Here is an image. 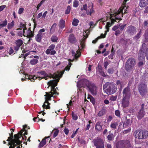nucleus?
Instances as JSON below:
<instances>
[{
	"label": "nucleus",
	"mask_w": 148,
	"mask_h": 148,
	"mask_svg": "<svg viewBox=\"0 0 148 148\" xmlns=\"http://www.w3.org/2000/svg\"><path fill=\"white\" fill-rule=\"evenodd\" d=\"M23 129L21 130L17 134H14V136H13L12 133H9L10 136L6 140V141L9 142V145H10L9 148H15L16 146V148H21L20 146L22 147L21 143L22 142L20 140V139L22 137V139H24L23 137V131H25L24 135L28 134L27 131L25 129V128L27 127V125H23Z\"/></svg>",
	"instance_id": "f257e3e1"
},
{
	"label": "nucleus",
	"mask_w": 148,
	"mask_h": 148,
	"mask_svg": "<svg viewBox=\"0 0 148 148\" xmlns=\"http://www.w3.org/2000/svg\"><path fill=\"white\" fill-rule=\"evenodd\" d=\"M127 8L125 5H122L119 9L118 11L115 12L113 15L110 14V19L111 20V23L108 22L107 23L106 27L107 29V32H108L109 27H110L112 24L114 23V22H119L122 20L121 17L123 16L124 14L127 13Z\"/></svg>",
	"instance_id": "f03ea898"
},
{
	"label": "nucleus",
	"mask_w": 148,
	"mask_h": 148,
	"mask_svg": "<svg viewBox=\"0 0 148 148\" xmlns=\"http://www.w3.org/2000/svg\"><path fill=\"white\" fill-rule=\"evenodd\" d=\"M51 86V90L49 92H46V95H45V101L42 105V107L43 108H45L46 109H49L50 108L49 103L48 101L51 100V98L53 97L54 95H59V93L56 91L55 90V87L53 85Z\"/></svg>",
	"instance_id": "7ed1b4c3"
},
{
	"label": "nucleus",
	"mask_w": 148,
	"mask_h": 148,
	"mask_svg": "<svg viewBox=\"0 0 148 148\" xmlns=\"http://www.w3.org/2000/svg\"><path fill=\"white\" fill-rule=\"evenodd\" d=\"M82 82L86 86L87 89L92 95H95L97 94V87L94 83L86 79H83Z\"/></svg>",
	"instance_id": "20e7f679"
},
{
	"label": "nucleus",
	"mask_w": 148,
	"mask_h": 148,
	"mask_svg": "<svg viewBox=\"0 0 148 148\" xmlns=\"http://www.w3.org/2000/svg\"><path fill=\"white\" fill-rule=\"evenodd\" d=\"M145 54L147 59L148 60V48H147V45L146 44L143 43L139 51L138 59L139 61L144 60Z\"/></svg>",
	"instance_id": "39448f33"
},
{
	"label": "nucleus",
	"mask_w": 148,
	"mask_h": 148,
	"mask_svg": "<svg viewBox=\"0 0 148 148\" xmlns=\"http://www.w3.org/2000/svg\"><path fill=\"white\" fill-rule=\"evenodd\" d=\"M103 89L108 95H110L115 92L116 88L113 82H107L103 86Z\"/></svg>",
	"instance_id": "423d86ee"
},
{
	"label": "nucleus",
	"mask_w": 148,
	"mask_h": 148,
	"mask_svg": "<svg viewBox=\"0 0 148 148\" xmlns=\"http://www.w3.org/2000/svg\"><path fill=\"white\" fill-rule=\"evenodd\" d=\"M116 148H132L131 143L130 140L127 139L121 140L116 145Z\"/></svg>",
	"instance_id": "0eeeda50"
},
{
	"label": "nucleus",
	"mask_w": 148,
	"mask_h": 148,
	"mask_svg": "<svg viewBox=\"0 0 148 148\" xmlns=\"http://www.w3.org/2000/svg\"><path fill=\"white\" fill-rule=\"evenodd\" d=\"M134 136L138 139L146 138L148 136V131L146 130H139L135 132Z\"/></svg>",
	"instance_id": "6e6552de"
},
{
	"label": "nucleus",
	"mask_w": 148,
	"mask_h": 148,
	"mask_svg": "<svg viewBox=\"0 0 148 148\" xmlns=\"http://www.w3.org/2000/svg\"><path fill=\"white\" fill-rule=\"evenodd\" d=\"M138 90L140 95L143 97L147 92V86L144 82H140L138 85Z\"/></svg>",
	"instance_id": "1a4fd4ad"
},
{
	"label": "nucleus",
	"mask_w": 148,
	"mask_h": 148,
	"mask_svg": "<svg viewBox=\"0 0 148 148\" xmlns=\"http://www.w3.org/2000/svg\"><path fill=\"white\" fill-rule=\"evenodd\" d=\"M135 65V61L134 58H131L127 60L125 66L126 69L127 71L131 70Z\"/></svg>",
	"instance_id": "9d476101"
},
{
	"label": "nucleus",
	"mask_w": 148,
	"mask_h": 148,
	"mask_svg": "<svg viewBox=\"0 0 148 148\" xmlns=\"http://www.w3.org/2000/svg\"><path fill=\"white\" fill-rule=\"evenodd\" d=\"M93 143L96 148H104V142L101 138H97L93 140Z\"/></svg>",
	"instance_id": "9b49d317"
},
{
	"label": "nucleus",
	"mask_w": 148,
	"mask_h": 148,
	"mask_svg": "<svg viewBox=\"0 0 148 148\" xmlns=\"http://www.w3.org/2000/svg\"><path fill=\"white\" fill-rule=\"evenodd\" d=\"M144 108L145 104L143 103L141 104V108L139 110L137 114V117L138 120H140L144 116L145 114Z\"/></svg>",
	"instance_id": "f8f14e48"
},
{
	"label": "nucleus",
	"mask_w": 148,
	"mask_h": 148,
	"mask_svg": "<svg viewBox=\"0 0 148 148\" xmlns=\"http://www.w3.org/2000/svg\"><path fill=\"white\" fill-rule=\"evenodd\" d=\"M55 47V45L53 44H52L49 46L48 48L45 51V53L49 55L50 54V55H54L56 53V51L53 50Z\"/></svg>",
	"instance_id": "ddd939ff"
},
{
	"label": "nucleus",
	"mask_w": 148,
	"mask_h": 148,
	"mask_svg": "<svg viewBox=\"0 0 148 148\" xmlns=\"http://www.w3.org/2000/svg\"><path fill=\"white\" fill-rule=\"evenodd\" d=\"M136 28L133 25L128 26L126 31V32L128 34L133 35L136 33Z\"/></svg>",
	"instance_id": "4468645a"
},
{
	"label": "nucleus",
	"mask_w": 148,
	"mask_h": 148,
	"mask_svg": "<svg viewBox=\"0 0 148 148\" xmlns=\"http://www.w3.org/2000/svg\"><path fill=\"white\" fill-rule=\"evenodd\" d=\"M123 97L130 98L131 96V90L130 87L128 85L125 88L123 91Z\"/></svg>",
	"instance_id": "2eb2a0df"
},
{
	"label": "nucleus",
	"mask_w": 148,
	"mask_h": 148,
	"mask_svg": "<svg viewBox=\"0 0 148 148\" xmlns=\"http://www.w3.org/2000/svg\"><path fill=\"white\" fill-rule=\"evenodd\" d=\"M23 42L21 39L16 40L14 42L16 45L14 46V49L16 51H17L19 49L20 47L23 44Z\"/></svg>",
	"instance_id": "dca6fc26"
},
{
	"label": "nucleus",
	"mask_w": 148,
	"mask_h": 148,
	"mask_svg": "<svg viewBox=\"0 0 148 148\" xmlns=\"http://www.w3.org/2000/svg\"><path fill=\"white\" fill-rule=\"evenodd\" d=\"M65 71L64 70L63 71H62L59 73L58 72L57 73H54L53 74H50L49 77L50 78H53V79H57L58 78H60L62 77L64 73V72Z\"/></svg>",
	"instance_id": "f3484780"
},
{
	"label": "nucleus",
	"mask_w": 148,
	"mask_h": 148,
	"mask_svg": "<svg viewBox=\"0 0 148 148\" xmlns=\"http://www.w3.org/2000/svg\"><path fill=\"white\" fill-rule=\"evenodd\" d=\"M68 40L69 42L72 44H75L77 41L75 36L73 34H71L69 35Z\"/></svg>",
	"instance_id": "a211bd4d"
},
{
	"label": "nucleus",
	"mask_w": 148,
	"mask_h": 148,
	"mask_svg": "<svg viewBox=\"0 0 148 148\" xmlns=\"http://www.w3.org/2000/svg\"><path fill=\"white\" fill-rule=\"evenodd\" d=\"M130 98L123 97L122 101V104L123 107L124 108H126L128 106L129 104V100Z\"/></svg>",
	"instance_id": "6ab92c4d"
},
{
	"label": "nucleus",
	"mask_w": 148,
	"mask_h": 148,
	"mask_svg": "<svg viewBox=\"0 0 148 148\" xmlns=\"http://www.w3.org/2000/svg\"><path fill=\"white\" fill-rule=\"evenodd\" d=\"M103 125L100 121L97 122L95 125V130L97 131H101L102 129Z\"/></svg>",
	"instance_id": "aec40b11"
},
{
	"label": "nucleus",
	"mask_w": 148,
	"mask_h": 148,
	"mask_svg": "<svg viewBox=\"0 0 148 148\" xmlns=\"http://www.w3.org/2000/svg\"><path fill=\"white\" fill-rule=\"evenodd\" d=\"M47 138L50 139L49 136L45 137L43 138L41 141L40 142L38 145V147L40 148L43 147L46 143V139ZM51 140V139H50Z\"/></svg>",
	"instance_id": "412c9836"
},
{
	"label": "nucleus",
	"mask_w": 148,
	"mask_h": 148,
	"mask_svg": "<svg viewBox=\"0 0 148 148\" xmlns=\"http://www.w3.org/2000/svg\"><path fill=\"white\" fill-rule=\"evenodd\" d=\"M60 78H58L57 79L54 80H50L48 82L47 84L49 85V86L50 85H53L54 86H56L58 85V83L59 82Z\"/></svg>",
	"instance_id": "4be33fe9"
},
{
	"label": "nucleus",
	"mask_w": 148,
	"mask_h": 148,
	"mask_svg": "<svg viewBox=\"0 0 148 148\" xmlns=\"http://www.w3.org/2000/svg\"><path fill=\"white\" fill-rule=\"evenodd\" d=\"M126 120L123 123V127L125 128L127 126L131 124V122L130 119H127V117L126 118Z\"/></svg>",
	"instance_id": "5701e85b"
},
{
	"label": "nucleus",
	"mask_w": 148,
	"mask_h": 148,
	"mask_svg": "<svg viewBox=\"0 0 148 148\" xmlns=\"http://www.w3.org/2000/svg\"><path fill=\"white\" fill-rule=\"evenodd\" d=\"M65 21L62 19H61L59 22V26L60 28L63 29L65 27Z\"/></svg>",
	"instance_id": "b1692460"
},
{
	"label": "nucleus",
	"mask_w": 148,
	"mask_h": 148,
	"mask_svg": "<svg viewBox=\"0 0 148 148\" xmlns=\"http://www.w3.org/2000/svg\"><path fill=\"white\" fill-rule=\"evenodd\" d=\"M88 10H86V14L87 15H89L90 16H91L94 11V10L93 9V6H89L88 7Z\"/></svg>",
	"instance_id": "393cba45"
},
{
	"label": "nucleus",
	"mask_w": 148,
	"mask_h": 148,
	"mask_svg": "<svg viewBox=\"0 0 148 148\" xmlns=\"http://www.w3.org/2000/svg\"><path fill=\"white\" fill-rule=\"evenodd\" d=\"M76 53L73 50H72V53L73 56H74V58L75 59H77L78 58H79L81 55L80 53L79 54L77 55V54L78 53V52L77 51H76Z\"/></svg>",
	"instance_id": "a878e982"
},
{
	"label": "nucleus",
	"mask_w": 148,
	"mask_h": 148,
	"mask_svg": "<svg viewBox=\"0 0 148 148\" xmlns=\"http://www.w3.org/2000/svg\"><path fill=\"white\" fill-rule=\"evenodd\" d=\"M118 125V123L117 122L111 123L110 127L112 130H115L116 129V127Z\"/></svg>",
	"instance_id": "bb28decb"
},
{
	"label": "nucleus",
	"mask_w": 148,
	"mask_h": 148,
	"mask_svg": "<svg viewBox=\"0 0 148 148\" xmlns=\"http://www.w3.org/2000/svg\"><path fill=\"white\" fill-rule=\"evenodd\" d=\"M147 4L145 0H140L139 5L141 7H144Z\"/></svg>",
	"instance_id": "cd10ccee"
},
{
	"label": "nucleus",
	"mask_w": 148,
	"mask_h": 148,
	"mask_svg": "<svg viewBox=\"0 0 148 148\" xmlns=\"http://www.w3.org/2000/svg\"><path fill=\"white\" fill-rule=\"evenodd\" d=\"M34 36V32L30 30V28H29L28 30L27 34V36L29 38H32Z\"/></svg>",
	"instance_id": "c85d7f7f"
},
{
	"label": "nucleus",
	"mask_w": 148,
	"mask_h": 148,
	"mask_svg": "<svg viewBox=\"0 0 148 148\" xmlns=\"http://www.w3.org/2000/svg\"><path fill=\"white\" fill-rule=\"evenodd\" d=\"M42 37L41 36L40 34H37L35 37V40L38 42H40Z\"/></svg>",
	"instance_id": "c756f323"
},
{
	"label": "nucleus",
	"mask_w": 148,
	"mask_h": 148,
	"mask_svg": "<svg viewBox=\"0 0 148 148\" xmlns=\"http://www.w3.org/2000/svg\"><path fill=\"white\" fill-rule=\"evenodd\" d=\"M29 80H30L32 82H34L35 79L38 78V76H36L34 75V76L32 75H29L27 76Z\"/></svg>",
	"instance_id": "7c9ffc66"
},
{
	"label": "nucleus",
	"mask_w": 148,
	"mask_h": 148,
	"mask_svg": "<svg viewBox=\"0 0 148 148\" xmlns=\"http://www.w3.org/2000/svg\"><path fill=\"white\" fill-rule=\"evenodd\" d=\"M88 99H89L90 101L92 103L93 105L95 103V98L92 96L90 95L88 96Z\"/></svg>",
	"instance_id": "2f4dec72"
},
{
	"label": "nucleus",
	"mask_w": 148,
	"mask_h": 148,
	"mask_svg": "<svg viewBox=\"0 0 148 148\" xmlns=\"http://www.w3.org/2000/svg\"><path fill=\"white\" fill-rule=\"evenodd\" d=\"M38 62V60L36 59H33L30 61V63L32 65H35L37 64Z\"/></svg>",
	"instance_id": "473e14b6"
},
{
	"label": "nucleus",
	"mask_w": 148,
	"mask_h": 148,
	"mask_svg": "<svg viewBox=\"0 0 148 148\" xmlns=\"http://www.w3.org/2000/svg\"><path fill=\"white\" fill-rule=\"evenodd\" d=\"M14 25V22L13 20L10 23L8 24L7 28L9 29H12Z\"/></svg>",
	"instance_id": "72a5a7b5"
},
{
	"label": "nucleus",
	"mask_w": 148,
	"mask_h": 148,
	"mask_svg": "<svg viewBox=\"0 0 148 148\" xmlns=\"http://www.w3.org/2000/svg\"><path fill=\"white\" fill-rule=\"evenodd\" d=\"M51 40L53 42H56L58 40V38L56 36L53 35L51 38Z\"/></svg>",
	"instance_id": "f704fd0d"
},
{
	"label": "nucleus",
	"mask_w": 148,
	"mask_h": 148,
	"mask_svg": "<svg viewBox=\"0 0 148 148\" xmlns=\"http://www.w3.org/2000/svg\"><path fill=\"white\" fill-rule=\"evenodd\" d=\"M142 34L141 29H140L139 32L134 37V39H139L141 36V35Z\"/></svg>",
	"instance_id": "c9c22d12"
},
{
	"label": "nucleus",
	"mask_w": 148,
	"mask_h": 148,
	"mask_svg": "<svg viewBox=\"0 0 148 148\" xmlns=\"http://www.w3.org/2000/svg\"><path fill=\"white\" fill-rule=\"evenodd\" d=\"M7 24V22L6 19L2 23H0V29L5 27Z\"/></svg>",
	"instance_id": "e433bc0d"
},
{
	"label": "nucleus",
	"mask_w": 148,
	"mask_h": 148,
	"mask_svg": "<svg viewBox=\"0 0 148 148\" xmlns=\"http://www.w3.org/2000/svg\"><path fill=\"white\" fill-rule=\"evenodd\" d=\"M105 113V111L104 109L101 110L99 112L98 115L99 116H103Z\"/></svg>",
	"instance_id": "4c0bfd02"
},
{
	"label": "nucleus",
	"mask_w": 148,
	"mask_h": 148,
	"mask_svg": "<svg viewBox=\"0 0 148 148\" xmlns=\"http://www.w3.org/2000/svg\"><path fill=\"white\" fill-rule=\"evenodd\" d=\"M116 84L118 85H119L120 86L119 88L120 90L122 89L123 87V82H121L119 80H118L116 81Z\"/></svg>",
	"instance_id": "58836bf2"
},
{
	"label": "nucleus",
	"mask_w": 148,
	"mask_h": 148,
	"mask_svg": "<svg viewBox=\"0 0 148 148\" xmlns=\"http://www.w3.org/2000/svg\"><path fill=\"white\" fill-rule=\"evenodd\" d=\"M79 22L78 20L77 19L74 18L73 19V21L72 22V25L74 26H77L78 25V23Z\"/></svg>",
	"instance_id": "ea45409f"
},
{
	"label": "nucleus",
	"mask_w": 148,
	"mask_h": 148,
	"mask_svg": "<svg viewBox=\"0 0 148 148\" xmlns=\"http://www.w3.org/2000/svg\"><path fill=\"white\" fill-rule=\"evenodd\" d=\"M71 115L73 117V120H76L77 119L78 117L77 114H74L73 112H72Z\"/></svg>",
	"instance_id": "a19ab883"
},
{
	"label": "nucleus",
	"mask_w": 148,
	"mask_h": 148,
	"mask_svg": "<svg viewBox=\"0 0 148 148\" xmlns=\"http://www.w3.org/2000/svg\"><path fill=\"white\" fill-rule=\"evenodd\" d=\"M71 10V7L69 5L68 6L67 9L65 11V14H69Z\"/></svg>",
	"instance_id": "79ce46f5"
},
{
	"label": "nucleus",
	"mask_w": 148,
	"mask_h": 148,
	"mask_svg": "<svg viewBox=\"0 0 148 148\" xmlns=\"http://www.w3.org/2000/svg\"><path fill=\"white\" fill-rule=\"evenodd\" d=\"M115 114L118 117H120L121 116L120 112L118 110H116L115 111Z\"/></svg>",
	"instance_id": "37998d69"
},
{
	"label": "nucleus",
	"mask_w": 148,
	"mask_h": 148,
	"mask_svg": "<svg viewBox=\"0 0 148 148\" xmlns=\"http://www.w3.org/2000/svg\"><path fill=\"white\" fill-rule=\"evenodd\" d=\"M45 31V29L44 28L41 29L38 32V34H40L41 36L43 37V34L42 33Z\"/></svg>",
	"instance_id": "c03bdc74"
},
{
	"label": "nucleus",
	"mask_w": 148,
	"mask_h": 148,
	"mask_svg": "<svg viewBox=\"0 0 148 148\" xmlns=\"http://www.w3.org/2000/svg\"><path fill=\"white\" fill-rule=\"evenodd\" d=\"M56 25L57 24L56 23H54L53 24L50 29V34H53V32L52 31V30L53 28H55L56 27Z\"/></svg>",
	"instance_id": "a18cd8bd"
},
{
	"label": "nucleus",
	"mask_w": 148,
	"mask_h": 148,
	"mask_svg": "<svg viewBox=\"0 0 148 148\" xmlns=\"http://www.w3.org/2000/svg\"><path fill=\"white\" fill-rule=\"evenodd\" d=\"M45 0H42L41 1L40 3L37 5V10L39 9V8L40 7L41 5L44 2Z\"/></svg>",
	"instance_id": "49530a36"
},
{
	"label": "nucleus",
	"mask_w": 148,
	"mask_h": 148,
	"mask_svg": "<svg viewBox=\"0 0 148 148\" xmlns=\"http://www.w3.org/2000/svg\"><path fill=\"white\" fill-rule=\"evenodd\" d=\"M59 131L58 129L56 130V131H55L53 135V138L56 137L58 134Z\"/></svg>",
	"instance_id": "de8ad7c7"
},
{
	"label": "nucleus",
	"mask_w": 148,
	"mask_h": 148,
	"mask_svg": "<svg viewBox=\"0 0 148 148\" xmlns=\"http://www.w3.org/2000/svg\"><path fill=\"white\" fill-rule=\"evenodd\" d=\"M122 32L119 29L115 31V35L116 36H117L119 34H120L121 33H122Z\"/></svg>",
	"instance_id": "09e8293b"
},
{
	"label": "nucleus",
	"mask_w": 148,
	"mask_h": 148,
	"mask_svg": "<svg viewBox=\"0 0 148 148\" xmlns=\"http://www.w3.org/2000/svg\"><path fill=\"white\" fill-rule=\"evenodd\" d=\"M78 5V2L77 1L75 0L73 2V5L74 7L76 8Z\"/></svg>",
	"instance_id": "8fccbe9b"
},
{
	"label": "nucleus",
	"mask_w": 148,
	"mask_h": 148,
	"mask_svg": "<svg viewBox=\"0 0 148 148\" xmlns=\"http://www.w3.org/2000/svg\"><path fill=\"white\" fill-rule=\"evenodd\" d=\"M126 25V24L121 25L119 28V29L121 30L122 32L124 28L125 27Z\"/></svg>",
	"instance_id": "3c124183"
},
{
	"label": "nucleus",
	"mask_w": 148,
	"mask_h": 148,
	"mask_svg": "<svg viewBox=\"0 0 148 148\" xmlns=\"http://www.w3.org/2000/svg\"><path fill=\"white\" fill-rule=\"evenodd\" d=\"M99 73H100L101 75L103 77H106L107 76V75H105L104 72L103 71L102 69H100Z\"/></svg>",
	"instance_id": "603ef678"
},
{
	"label": "nucleus",
	"mask_w": 148,
	"mask_h": 148,
	"mask_svg": "<svg viewBox=\"0 0 148 148\" xmlns=\"http://www.w3.org/2000/svg\"><path fill=\"white\" fill-rule=\"evenodd\" d=\"M69 66L67 65L66 67H65L64 69L65 70H66L68 71L69 70L71 64L70 62H69Z\"/></svg>",
	"instance_id": "864d4df0"
},
{
	"label": "nucleus",
	"mask_w": 148,
	"mask_h": 148,
	"mask_svg": "<svg viewBox=\"0 0 148 148\" xmlns=\"http://www.w3.org/2000/svg\"><path fill=\"white\" fill-rule=\"evenodd\" d=\"M45 71H38L37 72V74L38 75H44V74L45 73Z\"/></svg>",
	"instance_id": "5fc2aeb1"
},
{
	"label": "nucleus",
	"mask_w": 148,
	"mask_h": 148,
	"mask_svg": "<svg viewBox=\"0 0 148 148\" xmlns=\"http://www.w3.org/2000/svg\"><path fill=\"white\" fill-rule=\"evenodd\" d=\"M145 38L146 40H148V30H146L145 33Z\"/></svg>",
	"instance_id": "6e6d98bb"
},
{
	"label": "nucleus",
	"mask_w": 148,
	"mask_h": 148,
	"mask_svg": "<svg viewBox=\"0 0 148 148\" xmlns=\"http://www.w3.org/2000/svg\"><path fill=\"white\" fill-rule=\"evenodd\" d=\"M106 34H101V35L99 36L98 38V39L101 38H104L106 37Z\"/></svg>",
	"instance_id": "4d7b16f0"
},
{
	"label": "nucleus",
	"mask_w": 148,
	"mask_h": 148,
	"mask_svg": "<svg viewBox=\"0 0 148 148\" xmlns=\"http://www.w3.org/2000/svg\"><path fill=\"white\" fill-rule=\"evenodd\" d=\"M24 10V9L23 8H20L18 10V13L19 14H21L23 13V11Z\"/></svg>",
	"instance_id": "13d9d810"
},
{
	"label": "nucleus",
	"mask_w": 148,
	"mask_h": 148,
	"mask_svg": "<svg viewBox=\"0 0 148 148\" xmlns=\"http://www.w3.org/2000/svg\"><path fill=\"white\" fill-rule=\"evenodd\" d=\"M114 70L112 68L109 69L108 70V72L109 74H112L113 73Z\"/></svg>",
	"instance_id": "bf43d9fd"
},
{
	"label": "nucleus",
	"mask_w": 148,
	"mask_h": 148,
	"mask_svg": "<svg viewBox=\"0 0 148 148\" xmlns=\"http://www.w3.org/2000/svg\"><path fill=\"white\" fill-rule=\"evenodd\" d=\"M117 96H112L111 97L110 99L112 101H114L116 99Z\"/></svg>",
	"instance_id": "052dcab7"
},
{
	"label": "nucleus",
	"mask_w": 148,
	"mask_h": 148,
	"mask_svg": "<svg viewBox=\"0 0 148 148\" xmlns=\"http://www.w3.org/2000/svg\"><path fill=\"white\" fill-rule=\"evenodd\" d=\"M142 61H140L138 63V65L139 67H142L144 64V63L143 61V60Z\"/></svg>",
	"instance_id": "680f3d73"
},
{
	"label": "nucleus",
	"mask_w": 148,
	"mask_h": 148,
	"mask_svg": "<svg viewBox=\"0 0 148 148\" xmlns=\"http://www.w3.org/2000/svg\"><path fill=\"white\" fill-rule=\"evenodd\" d=\"M131 130V129L130 128H129L127 130H125L123 132V133L124 134H126L130 132V130Z\"/></svg>",
	"instance_id": "e2e57ef3"
},
{
	"label": "nucleus",
	"mask_w": 148,
	"mask_h": 148,
	"mask_svg": "<svg viewBox=\"0 0 148 148\" xmlns=\"http://www.w3.org/2000/svg\"><path fill=\"white\" fill-rule=\"evenodd\" d=\"M87 5L85 4L83 5V8H81V10L82 11L83 10H86L87 9Z\"/></svg>",
	"instance_id": "0e129e2a"
},
{
	"label": "nucleus",
	"mask_w": 148,
	"mask_h": 148,
	"mask_svg": "<svg viewBox=\"0 0 148 148\" xmlns=\"http://www.w3.org/2000/svg\"><path fill=\"white\" fill-rule=\"evenodd\" d=\"M6 7V5H3L0 6V12L3 11L4 9Z\"/></svg>",
	"instance_id": "69168bd1"
},
{
	"label": "nucleus",
	"mask_w": 148,
	"mask_h": 148,
	"mask_svg": "<svg viewBox=\"0 0 148 148\" xmlns=\"http://www.w3.org/2000/svg\"><path fill=\"white\" fill-rule=\"evenodd\" d=\"M64 131L65 134L66 135H67L69 133V130L68 128H65L64 130Z\"/></svg>",
	"instance_id": "338daca9"
},
{
	"label": "nucleus",
	"mask_w": 148,
	"mask_h": 148,
	"mask_svg": "<svg viewBox=\"0 0 148 148\" xmlns=\"http://www.w3.org/2000/svg\"><path fill=\"white\" fill-rule=\"evenodd\" d=\"M107 138L108 140L110 141L112 140V137L111 134L107 136Z\"/></svg>",
	"instance_id": "774afa93"
}]
</instances>
